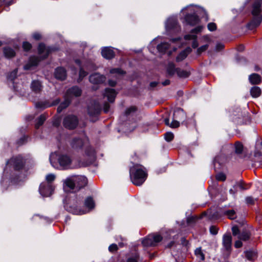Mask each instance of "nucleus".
<instances>
[{"mask_svg":"<svg viewBox=\"0 0 262 262\" xmlns=\"http://www.w3.org/2000/svg\"><path fill=\"white\" fill-rule=\"evenodd\" d=\"M250 93L253 98H257L260 96L261 91L259 86L254 85L251 88Z\"/></svg>","mask_w":262,"mask_h":262,"instance_id":"obj_32","label":"nucleus"},{"mask_svg":"<svg viewBox=\"0 0 262 262\" xmlns=\"http://www.w3.org/2000/svg\"><path fill=\"white\" fill-rule=\"evenodd\" d=\"M169 45L167 42H161L157 46L158 51L161 53H165L169 49Z\"/></svg>","mask_w":262,"mask_h":262,"instance_id":"obj_38","label":"nucleus"},{"mask_svg":"<svg viewBox=\"0 0 262 262\" xmlns=\"http://www.w3.org/2000/svg\"><path fill=\"white\" fill-rule=\"evenodd\" d=\"M46 179L47 182V184H51L55 180V176L52 173L48 174L47 175Z\"/></svg>","mask_w":262,"mask_h":262,"instance_id":"obj_53","label":"nucleus"},{"mask_svg":"<svg viewBox=\"0 0 262 262\" xmlns=\"http://www.w3.org/2000/svg\"><path fill=\"white\" fill-rule=\"evenodd\" d=\"M173 117L174 119L181 122L182 125H185L187 127H188L186 114L183 108L180 107L177 108L174 111Z\"/></svg>","mask_w":262,"mask_h":262,"instance_id":"obj_9","label":"nucleus"},{"mask_svg":"<svg viewBox=\"0 0 262 262\" xmlns=\"http://www.w3.org/2000/svg\"><path fill=\"white\" fill-rule=\"evenodd\" d=\"M207 28L211 32L214 31L217 29L216 24L214 23H209L207 25Z\"/></svg>","mask_w":262,"mask_h":262,"instance_id":"obj_54","label":"nucleus"},{"mask_svg":"<svg viewBox=\"0 0 262 262\" xmlns=\"http://www.w3.org/2000/svg\"><path fill=\"white\" fill-rule=\"evenodd\" d=\"M88 72L85 71L83 67H80L79 70L78 77L77 79V82L78 83H80L84 77L88 75Z\"/></svg>","mask_w":262,"mask_h":262,"instance_id":"obj_39","label":"nucleus"},{"mask_svg":"<svg viewBox=\"0 0 262 262\" xmlns=\"http://www.w3.org/2000/svg\"><path fill=\"white\" fill-rule=\"evenodd\" d=\"M139 259V254L138 252H135L132 254L126 260V262H138Z\"/></svg>","mask_w":262,"mask_h":262,"instance_id":"obj_41","label":"nucleus"},{"mask_svg":"<svg viewBox=\"0 0 262 262\" xmlns=\"http://www.w3.org/2000/svg\"><path fill=\"white\" fill-rule=\"evenodd\" d=\"M49 105V100H46L43 102H38L36 103V107L37 108L40 109H45L46 108L49 107L48 106Z\"/></svg>","mask_w":262,"mask_h":262,"instance_id":"obj_46","label":"nucleus"},{"mask_svg":"<svg viewBox=\"0 0 262 262\" xmlns=\"http://www.w3.org/2000/svg\"><path fill=\"white\" fill-rule=\"evenodd\" d=\"M191 51V49L189 47H187L186 49L182 51L179 53L176 58V61L180 62L184 60L188 56V54Z\"/></svg>","mask_w":262,"mask_h":262,"instance_id":"obj_30","label":"nucleus"},{"mask_svg":"<svg viewBox=\"0 0 262 262\" xmlns=\"http://www.w3.org/2000/svg\"><path fill=\"white\" fill-rule=\"evenodd\" d=\"M251 236V233L250 231L248 229L243 230L239 235L238 236L239 239L244 242L249 241Z\"/></svg>","mask_w":262,"mask_h":262,"instance_id":"obj_31","label":"nucleus"},{"mask_svg":"<svg viewBox=\"0 0 262 262\" xmlns=\"http://www.w3.org/2000/svg\"><path fill=\"white\" fill-rule=\"evenodd\" d=\"M184 20L187 25L194 26L200 21L198 15L193 11L192 13H188L184 16Z\"/></svg>","mask_w":262,"mask_h":262,"instance_id":"obj_10","label":"nucleus"},{"mask_svg":"<svg viewBox=\"0 0 262 262\" xmlns=\"http://www.w3.org/2000/svg\"><path fill=\"white\" fill-rule=\"evenodd\" d=\"M22 48L24 51L28 52H29L32 48V45L29 42L25 41L23 42Z\"/></svg>","mask_w":262,"mask_h":262,"instance_id":"obj_45","label":"nucleus"},{"mask_svg":"<svg viewBox=\"0 0 262 262\" xmlns=\"http://www.w3.org/2000/svg\"><path fill=\"white\" fill-rule=\"evenodd\" d=\"M180 121L173 118V120L170 123V127L173 128H177L180 126Z\"/></svg>","mask_w":262,"mask_h":262,"instance_id":"obj_59","label":"nucleus"},{"mask_svg":"<svg viewBox=\"0 0 262 262\" xmlns=\"http://www.w3.org/2000/svg\"><path fill=\"white\" fill-rule=\"evenodd\" d=\"M63 207L68 212L75 215L86 213V211L80 208L81 204L92 210L95 207V202L92 196L86 195V191H80L77 193H70L63 200Z\"/></svg>","mask_w":262,"mask_h":262,"instance_id":"obj_1","label":"nucleus"},{"mask_svg":"<svg viewBox=\"0 0 262 262\" xmlns=\"http://www.w3.org/2000/svg\"><path fill=\"white\" fill-rule=\"evenodd\" d=\"M177 75L180 78H187L190 76L191 73L190 71L182 70L180 68H177Z\"/></svg>","mask_w":262,"mask_h":262,"instance_id":"obj_33","label":"nucleus"},{"mask_svg":"<svg viewBox=\"0 0 262 262\" xmlns=\"http://www.w3.org/2000/svg\"><path fill=\"white\" fill-rule=\"evenodd\" d=\"M82 93V91L80 88L77 85H73L67 90L64 95L72 101L74 97H79Z\"/></svg>","mask_w":262,"mask_h":262,"instance_id":"obj_8","label":"nucleus"},{"mask_svg":"<svg viewBox=\"0 0 262 262\" xmlns=\"http://www.w3.org/2000/svg\"><path fill=\"white\" fill-rule=\"evenodd\" d=\"M118 250V246L116 244H112L108 247V250L111 253H114Z\"/></svg>","mask_w":262,"mask_h":262,"instance_id":"obj_57","label":"nucleus"},{"mask_svg":"<svg viewBox=\"0 0 262 262\" xmlns=\"http://www.w3.org/2000/svg\"><path fill=\"white\" fill-rule=\"evenodd\" d=\"M203 29V27L201 26H198L195 27L194 28L192 29L190 32L191 33H195V34H198L200 33Z\"/></svg>","mask_w":262,"mask_h":262,"instance_id":"obj_62","label":"nucleus"},{"mask_svg":"<svg viewBox=\"0 0 262 262\" xmlns=\"http://www.w3.org/2000/svg\"><path fill=\"white\" fill-rule=\"evenodd\" d=\"M208 47L209 45L208 44H206L198 48L197 49V54H201L203 52L206 51L208 49Z\"/></svg>","mask_w":262,"mask_h":262,"instance_id":"obj_51","label":"nucleus"},{"mask_svg":"<svg viewBox=\"0 0 262 262\" xmlns=\"http://www.w3.org/2000/svg\"><path fill=\"white\" fill-rule=\"evenodd\" d=\"M39 191L43 197L50 196L54 192V187L51 184L42 183L40 184Z\"/></svg>","mask_w":262,"mask_h":262,"instance_id":"obj_11","label":"nucleus"},{"mask_svg":"<svg viewBox=\"0 0 262 262\" xmlns=\"http://www.w3.org/2000/svg\"><path fill=\"white\" fill-rule=\"evenodd\" d=\"M246 203L248 205H253L255 204V201L251 196H247L245 199Z\"/></svg>","mask_w":262,"mask_h":262,"instance_id":"obj_60","label":"nucleus"},{"mask_svg":"<svg viewBox=\"0 0 262 262\" xmlns=\"http://www.w3.org/2000/svg\"><path fill=\"white\" fill-rule=\"evenodd\" d=\"M232 238L230 233L225 234L223 237V245L227 252H231L232 250Z\"/></svg>","mask_w":262,"mask_h":262,"instance_id":"obj_20","label":"nucleus"},{"mask_svg":"<svg viewBox=\"0 0 262 262\" xmlns=\"http://www.w3.org/2000/svg\"><path fill=\"white\" fill-rule=\"evenodd\" d=\"M198 218L196 216H191L187 218V223L188 224L195 223Z\"/></svg>","mask_w":262,"mask_h":262,"instance_id":"obj_56","label":"nucleus"},{"mask_svg":"<svg viewBox=\"0 0 262 262\" xmlns=\"http://www.w3.org/2000/svg\"><path fill=\"white\" fill-rule=\"evenodd\" d=\"M89 81L94 84H100L103 83L106 80V77L99 73H94L89 76Z\"/></svg>","mask_w":262,"mask_h":262,"instance_id":"obj_17","label":"nucleus"},{"mask_svg":"<svg viewBox=\"0 0 262 262\" xmlns=\"http://www.w3.org/2000/svg\"><path fill=\"white\" fill-rule=\"evenodd\" d=\"M41 60H42L41 56H31L29 58L28 62L24 65V69L27 71L30 70L32 67H37Z\"/></svg>","mask_w":262,"mask_h":262,"instance_id":"obj_13","label":"nucleus"},{"mask_svg":"<svg viewBox=\"0 0 262 262\" xmlns=\"http://www.w3.org/2000/svg\"><path fill=\"white\" fill-rule=\"evenodd\" d=\"M244 253L246 258L251 261H254L257 257V252L253 250H247Z\"/></svg>","mask_w":262,"mask_h":262,"instance_id":"obj_34","label":"nucleus"},{"mask_svg":"<svg viewBox=\"0 0 262 262\" xmlns=\"http://www.w3.org/2000/svg\"><path fill=\"white\" fill-rule=\"evenodd\" d=\"M173 138L174 135L171 132H166L164 134V139L168 142L172 141L173 140Z\"/></svg>","mask_w":262,"mask_h":262,"instance_id":"obj_49","label":"nucleus"},{"mask_svg":"<svg viewBox=\"0 0 262 262\" xmlns=\"http://www.w3.org/2000/svg\"><path fill=\"white\" fill-rule=\"evenodd\" d=\"M3 53L5 58L7 59H12L16 56V52L15 50L9 46L3 47Z\"/></svg>","mask_w":262,"mask_h":262,"instance_id":"obj_22","label":"nucleus"},{"mask_svg":"<svg viewBox=\"0 0 262 262\" xmlns=\"http://www.w3.org/2000/svg\"><path fill=\"white\" fill-rule=\"evenodd\" d=\"M177 72V68L176 67L175 64L172 62H169L166 69V77H172Z\"/></svg>","mask_w":262,"mask_h":262,"instance_id":"obj_27","label":"nucleus"},{"mask_svg":"<svg viewBox=\"0 0 262 262\" xmlns=\"http://www.w3.org/2000/svg\"><path fill=\"white\" fill-rule=\"evenodd\" d=\"M231 119L236 125H242L244 123V116L240 110L238 111L237 114H232L231 115Z\"/></svg>","mask_w":262,"mask_h":262,"instance_id":"obj_24","label":"nucleus"},{"mask_svg":"<svg viewBox=\"0 0 262 262\" xmlns=\"http://www.w3.org/2000/svg\"><path fill=\"white\" fill-rule=\"evenodd\" d=\"M261 3L260 1H255L252 5V8L261 9Z\"/></svg>","mask_w":262,"mask_h":262,"instance_id":"obj_64","label":"nucleus"},{"mask_svg":"<svg viewBox=\"0 0 262 262\" xmlns=\"http://www.w3.org/2000/svg\"><path fill=\"white\" fill-rule=\"evenodd\" d=\"M231 230L233 236L239 235L241 233L239 228L237 225L233 226L231 228Z\"/></svg>","mask_w":262,"mask_h":262,"instance_id":"obj_55","label":"nucleus"},{"mask_svg":"<svg viewBox=\"0 0 262 262\" xmlns=\"http://www.w3.org/2000/svg\"><path fill=\"white\" fill-rule=\"evenodd\" d=\"M178 21L175 18H169L167 22L166 27L168 30H173L177 28Z\"/></svg>","mask_w":262,"mask_h":262,"instance_id":"obj_35","label":"nucleus"},{"mask_svg":"<svg viewBox=\"0 0 262 262\" xmlns=\"http://www.w3.org/2000/svg\"><path fill=\"white\" fill-rule=\"evenodd\" d=\"M64 100L60 102L59 105L57 108V113L60 114L64 110L68 108L72 103L71 100L69 99L64 95H63Z\"/></svg>","mask_w":262,"mask_h":262,"instance_id":"obj_23","label":"nucleus"},{"mask_svg":"<svg viewBox=\"0 0 262 262\" xmlns=\"http://www.w3.org/2000/svg\"><path fill=\"white\" fill-rule=\"evenodd\" d=\"M163 236L158 233H153L146 236L142 241L144 247H156L163 240Z\"/></svg>","mask_w":262,"mask_h":262,"instance_id":"obj_5","label":"nucleus"},{"mask_svg":"<svg viewBox=\"0 0 262 262\" xmlns=\"http://www.w3.org/2000/svg\"><path fill=\"white\" fill-rule=\"evenodd\" d=\"M235 153L237 155L241 154L243 152L244 146L239 141H236L234 143Z\"/></svg>","mask_w":262,"mask_h":262,"instance_id":"obj_40","label":"nucleus"},{"mask_svg":"<svg viewBox=\"0 0 262 262\" xmlns=\"http://www.w3.org/2000/svg\"><path fill=\"white\" fill-rule=\"evenodd\" d=\"M28 138V136H24L21 137L17 140V144L19 145H23L27 141Z\"/></svg>","mask_w":262,"mask_h":262,"instance_id":"obj_61","label":"nucleus"},{"mask_svg":"<svg viewBox=\"0 0 262 262\" xmlns=\"http://www.w3.org/2000/svg\"><path fill=\"white\" fill-rule=\"evenodd\" d=\"M223 214L227 217L228 219L233 220L236 219V213L234 209H229L225 210Z\"/></svg>","mask_w":262,"mask_h":262,"instance_id":"obj_36","label":"nucleus"},{"mask_svg":"<svg viewBox=\"0 0 262 262\" xmlns=\"http://www.w3.org/2000/svg\"><path fill=\"white\" fill-rule=\"evenodd\" d=\"M137 111V107L136 106H131L127 108L125 111L124 115L126 117L128 116L132 113H135Z\"/></svg>","mask_w":262,"mask_h":262,"instance_id":"obj_48","label":"nucleus"},{"mask_svg":"<svg viewBox=\"0 0 262 262\" xmlns=\"http://www.w3.org/2000/svg\"><path fill=\"white\" fill-rule=\"evenodd\" d=\"M101 54L102 56L107 60L113 59L116 55L115 52L111 47H104L101 49Z\"/></svg>","mask_w":262,"mask_h":262,"instance_id":"obj_19","label":"nucleus"},{"mask_svg":"<svg viewBox=\"0 0 262 262\" xmlns=\"http://www.w3.org/2000/svg\"><path fill=\"white\" fill-rule=\"evenodd\" d=\"M47 46L43 42L39 43L37 47V51L39 55H42L45 51L47 52Z\"/></svg>","mask_w":262,"mask_h":262,"instance_id":"obj_44","label":"nucleus"},{"mask_svg":"<svg viewBox=\"0 0 262 262\" xmlns=\"http://www.w3.org/2000/svg\"><path fill=\"white\" fill-rule=\"evenodd\" d=\"M9 164L13 168V170L9 173V179L11 183L17 184L20 181L21 172L25 167L26 159L21 155H18L13 157L9 160H7L6 167L4 169V172L6 174L8 173L6 172V169Z\"/></svg>","mask_w":262,"mask_h":262,"instance_id":"obj_2","label":"nucleus"},{"mask_svg":"<svg viewBox=\"0 0 262 262\" xmlns=\"http://www.w3.org/2000/svg\"><path fill=\"white\" fill-rule=\"evenodd\" d=\"M248 79L251 84L256 85L262 82V78L260 75L257 73H252L249 76Z\"/></svg>","mask_w":262,"mask_h":262,"instance_id":"obj_26","label":"nucleus"},{"mask_svg":"<svg viewBox=\"0 0 262 262\" xmlns=\"http://www.w3.org/2000/svg\"><path fill=\"white\" fill-rule=\"evenodd\" d=\"M129 177L132 183L137 186H141L146 181L148 173L143 165L134 164L129 168Z\"/></svg>","mask_w":262,"mask_h":262,"instance_id":"obj_3","label":"nucleus"},{"mask_svg":"<svg viewBox=\"0 0 262 262\" xmlns=\"http://www.w3.org/2000/svg\"><path fill=\"white\" fill-rule=\"evenodd\" d=\"M46 120V117L43 114L40 115L35 120V127L36 129H38L41 125H43Z\"/></svg>","mask_w":262,"mask_h":262,"instance_id":"obj_37","label":"nucleus"},{"mask_svg":"<svg viewBox=\"0 0 262 262\" xmlns=\"http://www.w3.org/2000/svg\"><path fill=\"white\" fill-rule=\"evenodd\" d=\"M209 231L211 234L215 235L218 233L219 228L214 225H211L209 228Z\"/></svg>","mask_w":262,"mask_h":262,"instance_id":"obj_52","label":"nucleus"},{"mask_svg":"<svg viewBox=\"0 0 262 262\" xmlns=\"http://www.w3.org/2000/svg\"><path fill=\"white\" fill-rule=\"evenodd\" d=\"M246 185V184L244 182V181L243 180H241L239 182H236L235 184L233 186V187L234 188H237V189L238 187H239L241 190H246V189H248V188H246L245 187Z\"/></svg>","mask_w":262,"mask_h":262,"instance_id":"obj_47","label":"nucleus"},{"mask_svg":"<svg viewBox=\"0 0 262 262\" xmlns=\"http://www.w3.org/2000/svg\"><path fill=\"white\" fill-rule=\"evenodd\" d=\"M65 185L71 190L72 193H77L80 191H85L84 187L88 184V179L85 176H77L66 179Z\"/></svg>","mask_w":262,"mask_h":262,"instance_id":"obj_4","label":"nucleus"},{"mask_svg":"<svg viewBox=\"0 0 262 262\" xmlns=\"http://www.w3.org/2000/svg\"><path fill=\"white\" fill-rule=\"evenodd\" d=\"M70 144L73 149L77 152H79L82 150L84 141L81 138L76 137L72 138L70 142Z\"/></svg>","mask_w":262,"mask_h":262,"instance_id":"obj_12","label":"nucleus"},{"mask_svg":"<svg viewBox=\"0 0 262 262\" xmlns=\"http://www.w3.org/2000/svg\"><path fill=\"white\" fill-rule=\"evenodd\" d=\"M215 178L218 181H225L226 179V175L223 172H219L215 176Z\"/></svg>","mask_w":262,"mask_h":262,"instance_id":"obj_50","label":"nucleus"},{"mask_svg":"<svg viewBox=\"0 0 262 262\" xmlns=\"http://www.w3.org/2000/svg\"><path fill=\"white\" fill-rule=\"evenodd\" d=\"M54 77L60 81H64L67 77V72L66 69L63 67H58L55 69Z\"/></svg>","mask_w":262,"mask_h":262,"instance_id":"obj_18","label":"nucleus"},{"mask_svg":"<svg viewBox=\"0 0 262 262\" xmlns=\"http://www.w3.org/2000/svg\"><path fill=\"white\" fill-rule=\"evenodd\" d=\"M59 50L60 48L58 46L54 45L47 46V52L45 54L41 56V59L45 60L47 59L50 54H52L53 52H57Z\"/></svg>","mask_w":262,"mask_h":262,"instance_id":"obj_29","label":"nucleus"},{"mask_svg":"<svg viewBox=\"0 0 262 262\" xmlns=\"http://www.w3.org/2000/svg\"><path fill=\"white\" fill-rule=\"evenodd\" d=\"M194 254L200 260H204L205 259V254L203 253L201 247L195 250Z\"/></svg>","mask_w":262,"mask_h":262,"instance_id":"obj_43","label":"nucleus"},{"mask_svg":"<svg viewBox=\"0 0 262 262\" xmlns=\"http://www.w3.org/2000/svg\"><path fill=\"white\" fill-rule=\"evenodd\" d=\"M223 159L224 158L221 155H218L215 157L213 160V165L214 170L215 171H218L222 169L224 166Z\"/></svg>","mask_w":262,"mask_h":262,"instance_id":"obj_25","label":"nucleus"},{"mask_svg":"<svg viewBox=\"0 0 262 262\" xmlns=\"http://www.w3.org/2000/svg\"><path fill=\"white\" fill-rule=\"evenodd\" d=\"M118 92L114 89L106 88L104 90V96L106 97L107 100L110 103L115 101Z\"/></svg>","mask_w":262,"mask_h":262,"instance_id":"obj_21","label":"nucleus"},{"mask_svg":"<svg viewBox=\"0 0 262 262\" xmlns=\"http://www.w3.org/2000/svg\"><path fill=\"white\" fill-rule=\"evenodd\" d=\"M30 88L33 92L39 94L42 91V85L41 82L38 80H33L31 82Z\"/></svg>","mask_w":262,"mask_h":262,"instance_id":"obj_28","label":"nucleus"},{"mask_svg":"<svg viewBox=\"0 0 262 262\" xmlns=\"http://www.w3.org/2000/svg\"><path fill=\"white\" fill-rule=\"evenodd\" d=\"M225 48V45L221 42H218L215 46V50L217 52H220L223 50Z\"/></svg>","mask_w":262,"mask_h":262,"instance_id":"obj_63","label":"nucleus"},{"mask_svg":"<svg viewBox=\"0 0 262 262\" xmlns=\"http://www.w3.org/2000/svg\"><path fill=\"white\" fill-rule=\"evenodd\" d=\"M110 73L112 74H117L120 75H124L126 73V71L120 68H112L110 70Z\"/></svg>","mask_w":262,"mask_h":262,"instance_id":"obj_42","label":"nucleus"},{"mask_svg":"<svg viewBox=\"0 0 262 262\" xmlns=\"http://www.w3.org/2000/svg\"><path fill=\"white\" fill-rule=\"evenodd\" d=\"M261 12V9L258 10L252 8L251 13L253 15V18L247 25V27L249 30H253L260 25L262 21Z\"/></svg>","mask_w":262,"mask_h":262,"instance_id":"obj_6","label":"nucleus"},{"mask_svg":"<svg viewBox=\"0 0 262 262\" xmlns=\"http://www.w3.org/2000/svg\"><path fill=\"white\" fill-rule=\"evenodd\" d=\"M60 101H61V99L59 98H57L55 99L51 103L50 102V101H49L48 106H49V107H50L52 106H56V105H58V104H59Z\"/></svg>","mask_w":262,"mask_h":262,"instance_id":"obj_58","label":"nucleus"},{"mask_svg":"<svg viewBox=\"0 0 262 262\" xmlns=\"http://www.w3.org/2000/svg\"><path fill=\"white\" fill-rule=\"evenodd\" d=\"M101 111V108L98 103L94 102L88 107V113L90 117L98 116Z\"/></svg>","mask_w":262,"mask_h":262,"instance_id":"obj_15","label":"nucleus"},{"mask_svg":"<svg viewBox=\"0 0 262 262\" xmlns=\"http://www.w3.org/2000/svg\"><path fill=\"white\" fill-rule=\"evenodd\" d=\"M79 120L77 117L74 115H68L63 119V126L69 130L75 129L78 124Z\"/></svg>","mask_w":262,"mask_h":262,"instance_id":"obj_7","label":"nucleus"},{"mask_svg":"<svg viewBox=\"0 0 262 262\" xmlns=\"http://www.w3.org/2000/svg\"><path fill=\"white\" fill-rule=\"evenodd\" d=\"M72 162V160L70 156L67 154H61L58 156V162L60 166L67 168Z\"/></svg>","mask_w":262,"mask_h":262,"instance_id":"obj_16","label":"nucleus"},{"mask_svg":"<svg viewBox=\"0 0 262 262\" xmlns=\"http://www.w3.org/2000/svg\"><path fill=\"white\" fill-rule=\"evenodd\" d=\"M84 155L89 159V164H92L96 158V152L94 148L90 145L86 146L84 149Z\"/></svg>","mask_w":262,"mask_h":262,"instance_id":"obj_14","label":"nucleus"}]
</instances>
